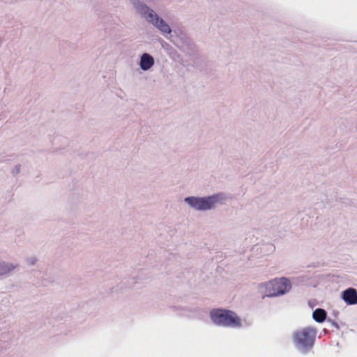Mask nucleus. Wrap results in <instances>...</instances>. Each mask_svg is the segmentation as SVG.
Returning <instances> with one entry per match:
<instances>
[{"mask_svg":"<svg viewBox=\"0 0 357 357\" xmlns=\"http://www.w3.org/2000/svg\"><path fill=\"white\" fill-rule=\"evenodd\" d=\"M259 288L264 289L266 296L274 297L288 292L291 288V284L289 279L280 278L261 283L259 284Z\"/></svg>","mask_w":357,"mask_h":357,"instance_id":"1","label":"nucleus"},{"mask_svg":"<svg viewBox=\"0 0 357 357\" xmlns=\"http://www.w3.org/2000/svg\"><path fill=\"white\" fill-rule=\"evenodd\" d=\"M317 331L311 327L301 328L294 332L293 341L294 344L303 353H307L313 347Z\"/></svg>","mask_w":357,"mask_h":357,"instance_id":"2","label":"nucleus"},{"mask_svg":"<svg viewBox=\"0 0 357 357\" xmlns=\"http://www.w3.org/2000/svg\"><path fill=\"white\" fill-rule=\"evenodd\" d=\"M211 319L218 326L232 328L241 326V319L231 310L216 309L211 312Z\"/></svg>","mask_w":357,"mask_h":357,"instance_id":"3","label":"nucleus"},{"mask_svg":"<svg viewBox=\"0 0 357 357\" xmlns=\"http://www.w3.org/2000/svg\"><path fill=\"white\" fill-rule=\"evenodd\" d=\"M137 9L141 14L144 15V17L151 22L155 26L160 29L165 33H170L172 30L169 26L160 17L156 15L154 11L144 4H141L137 7Z\"/></svg>","mask_w":357,"mask_h":357,"instance_id":"4","label":"nucleus"},{"mask_svg":"<svg viewBox=\"0 0 357 357\" xmlns=\"http://www.w3.org/2000/svg\"><path fill=\"white\" fill-rule=\"evenodd\" d=\"M216 201L215 197L206 198H197L194 197H187L185 202L197 210L210 209Z\"/></svg>","mask_w":357,"mask_h":357,"instance_id":"5","label":"nucleus"},{"mask_svg":"<svg viewBox=\"0 0 357 357\" xmlns=\"http://www.w3.org/2000/svg\"><path fill=\"white\" fill-rule=\"evenodd\" d=\"M342 298L348 305H355L357 303V291L355 289L349 288L342 292Z\"/></svg>","mask_w":357,"mask_h":357,"instance_id":"6","label":"nucleus"},{"mask_svg":"<svg viewBox=\"0 0 357 357\" xmlns=\"http://www.w3.org/2000/svg\"><path fill=\"white\" fill-rule=\"evenodd\" d=\"M154 64L153 58L149 54L144 53L142 54L140 61V67L144 70L150 69Z\"/></svg>","mask_w":357,"mask_h":357,"instance_id":"7","label":"nucleus"},{"mask_svg":"<svg viewBox=\"0 0 357 357\" xmlns=\"http://www.w3.org/2000/svg\"><path fill=\"white\" fill-rule=\"evenodd\" d=\"M312 317L316 321L321 323L326 319V312L324 310L318 308L313 312Z\"/></svg>","mask_w":357,"mask_h":357,"instance_id":"8","label":"nucleus"},{"mask_svg":"<svg viewBox=\"0 0 357 357\" xmlns=\"http://www.w3.org/2000/svg\"><path fill=\"white\" fill-rule=\"evenodd\" d=\"M16 266H14L11 264H7L5 262L0 263V275H3L8 273L12 270H13Z\"/></svg>","mask_w":357,"mask_h":357,"instance_id":"9","label":"nucleus"}]
</instances>
